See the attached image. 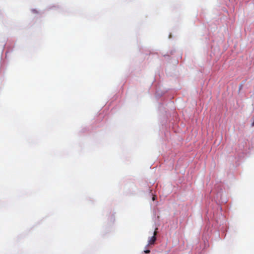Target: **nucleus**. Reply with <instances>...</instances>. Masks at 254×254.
<instances>
[{
	"mask_svg": "<svg viewBox=\"0 0 254 254\" xmlns=\"http://www.w3.org/2000/svg\"><path fill=\"white\" fill-rule=\"evenodd\" d=\"M157 230H158L157 228H156L155 229V231L153 233V236L152 237H151L148 240V243L147 246L150 245H153L154 244L156 240V236L157 234Z\"/></svg>",
	"mask_w": 254,
	"mask_h": 254,
	"instance_id": "1",
	"label": "nucleus"
},
{
	"mask_svg": "<svg viewBox=\"0 0 254 254\" xmlns=\"http://www.w3.org/2000/svg\"><path fill=\"white\" fill-rule=\"evenodd\" d=\"M144 253H150V251L148 250H145L144 251Z\"/></svg>",
	"mask_w": 254,
	"mask_h": 254,
	"instance_id": "2",
	"label": "nucleus"
},
{
	"mask_svg": "<svg viewBox=\"0 0 254 254\" xmlns=\"http://www.w3.org/2000/svg\"><path fill=\"white\" fill-rule=\"evenodd\" d=\"M154 199H155L154 197H153V200H154Z\"/></svg>",
	"mask_w": 254,
	"mask_h": 254,
	"instance_id": "3",
	"label": "nucleus"
}]
</instances>
